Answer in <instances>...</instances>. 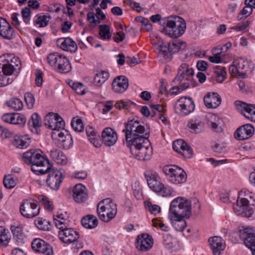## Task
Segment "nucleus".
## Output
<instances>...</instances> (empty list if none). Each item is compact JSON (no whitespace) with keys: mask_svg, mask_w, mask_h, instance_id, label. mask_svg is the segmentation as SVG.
<instances>
[{"mask_svg":"<svg viewBox=\"0 0 255 255\" xmlns=\"http://www.w3.org/2000/svg\"><path fill=\"white\" fill-rule=\"evenodd\" d=\"M39 200L47 210L51 211L53 209V202L47 197L44 195H40L38 198Z\"/></svg>","mask_w":255,"mask_h":255,"instance_id":"obj_51","label":"nucleus"},{"mask_svg":"<svg viewBox=\"0 0 255 255\" xmlns=\"http://www.w3.org/2000/svg\"><path fill=\"white\" fill-rule=\"evenodd\" d=\"M58 236L61 242L69 245L77 242L80 237V235L73 228L67 227L65 229L59 230Z\"/></svg>","mask_w":255,"mask_h":255,"instance_id":"obj_18","label":"nucleus"},{"mask_svg":"<svg viewBox=\"0 0 255 255\" xmlns=\"http://www.w3.org/2000/svg\"><path fill=\"white\" fill-rule=\"evenodd\" d=\"M233 210L238 215L252 214L255 210V193L247 189H243L238 193L237 204L234 205Z\"/></svg>","mask_w":255,"mask_h":255,"instance_id":"obj_4","label":"nucleus"},{"mask_svg":"<svg viewBox=\"0 0 255 255\" xmlns=\"http://www.w3.org/2000/svg\"><path fill=\"white\" fill-rule=\"evenodd\" d=\"M239 236L244 241L245 246L252 252L253 255H255V235L252 233L251 229L248 228L240 230Z\"/></svg>","mask_w":255,"mask_h":255,"instance_id":"obj_20","label":"nucleus"},{"mask_svg":"<svg viewBox=\"0 0 255 255\" xmlns=\"http://www.w3.org/2000/svg\"><path fill=\"white\" fill-rule=\"evenodd\" d=\"M42 162H37L36 163L31 165V169L32 171L36 175H43L47 173L50 169L52 165L47 157L41 160Z\"/></svg>","mask_w":255,"mask_h":255,"instance_id":"obj_26","label":"nucleus"},{"mask_svg":"<svg viewBox=\"0 0 255 255\" xmlns=\"http://www.w3.org/2000/svg\"><path fill=\"white\" fill-rule=\"evenodd\" d=\"M214 72L216 75L217 81L222 83L226 78V72L224 68L220 66H217L214 68Z\"/></svg>","mask_w":255,"mask_h":255,"instance_id":"obj_46","label":"nucleus"},{"mask_svg":"<svg viewBox=\"0 0 255 255\" xmlns=\"http://www.w3.org/2000/svg\"><path fill=\"white\" fill-rule=\"evenodd\" d=\"M97 212L100 220L109 222L117 214V205L111 198L104 199L98 203Z\"/></svg>","mask_w":255,"mask_h":255,"instance_id":"obj_6","label":"nucleus"},{"mask_svg":"<svg viewBox=\"0 0 255 255\" xmlns=\"http://www.w3.org/2000/svg\"><path fill=\"white\" fill-rule=\"evenodd\" d=\"M149 187L154 192H157L163 187L158 174L152 170H147L144 172Z\"/></svg>","mask_w":255,"mask_h":255,"instance_id":"obj_17","label":"nucleus"},{"mask_svg":"<svg viewBox=\"0 0 255 255\" xmlns=\"http://www.w3.org/2000/svg\"><path fill=\"white\" fill-rule=\"evenodd\" d=\"M43 73L40 70H37L35 72V82L38 87H40L43 84Z\"/></svg>","mask_w":255,"mask_h":255,"instance_id":"obj_61","label":"nucleus"},{"mask_svg":"<svg viewBox=\"0 0 255 255\" xmlns=\"http://www.w3.org/2000/svg\"><path fill=\"white\" fill-rule=\"evenodd\" d=\"M74 200L78 203L85 202L88 198V189L82 184H76L72 190Z\"/></svg>","mask_w":255,"mask_h":255,"instance_id":"obj_24","label":"nucleus"},{"mask_svg":"<svg viewBox=\"0 0 255 255\" xmlns=\"http://www.w3.org/2000/svg\"><path fill=\"white\" fill-rule=\"evenodd\" d=\"M191 209L190 202L184 197H177L171 202L168 218L176 231L182 232L186 227L183 218L190 217Z\"/></svg>","mask_w":255,"mask_h":255,"instance_id":"obj_2","label":"nucleus"},{"mask_svg":"<svg viewBox=\"0 0 255 255\" xmlns=\"http://www.w3.org/2000/svg\"><path fill=\"white\" fill-rule=\"evenodd\" d=\"M194 109L195 104L191 97H181L174 105L175 112L181 116L189 115L192 113Z\"/></svg>","mask_w":255,"mask_h":255,"instance_id":"obj_12","label":"nucleus"},{"mask_svg":"<svg viewBox=\"0 0 255 255\" xmlns=\"http://www.w3.org/2000/svg\"><path fill=\"white\" fill-rule=\"evenodd\" d=\"M28 125L32 132L39 134L38 129L42 126V120L37 113L32 114L28 122Z\"/></svg>","mask_w":255,"mask_h":255,"instance_id":"obj_34","label":"nucleus"},{"mask_svg":"<svg viewBox=\"0 0 255 255\" xmlns=\"http://www.w3.org/2000/svg\"><path fill=\"white\" fill-rule=\"evenodd\" d=\"M44 125L53 131H59L63 129L65 127V122L58 114L49 113L47 114L44 119Z\"/></svg>","mask_w":255,"mask_h":255,"instance_id":"obj_14","label":"nucleus"},{"mask_svg":"<svg viewBox=\"0 0 255 255\" xmlns=\"http://www.w3.org/2000/svg\"><path fill=\"white\" fill-rule=\"evenodd\" d=\"M48 173L49 174L46 179L47 185L51 189L57 190L65 177L63 170L52 169V167H50Z\"/></svg>","mask_w":255,"mask_h":255,"instance_id":"obj_13","label":"nucleus"},{"mask_svg":"<svg viewBox=\"0 0 255 255\" xmlns=\"http://www.w3.org/2000/svg\"><path fill=\"white\" fill-rule=\"evenodd\" d=\"M10 229L15 243L19 246L24 244L25 236L22 226L18 224L11 225Z\"/></svg>","mask_w":255,"mask_h":255,"instance_id":"obj_32","label":"nucleus"},{"mask_svg":"<svg viewBox=\"0 0 255 255\" xmlns=\"http://www.w3.org/2000/svg\"><path fill=\"white\" fill-rule=\"evenodd\" d=\"M125 37V34L122 31L117 32L114 34L113 39L114 41L117 43L122 41Z\"/></svg>","mask_w":255,"mask_h":255,"instance_id":"obj_64","label":"nucleus"},{"mask_svg":"<svg viewBox=\"0 0 255 255\" xmlns=\"http://www.w3.org/2000/svg\"><path fill=\"white\" fill-rule=\"evenodd\" d=\"M47 157L44 153L38 149H31L24 152L21 156L23 161L26 164L31 165L37 162H42L41 160Z\"/></svg>","mask_w":255,"mask_h":255,"instance_id":"obj_16","label":"nucleus"},{"mask_svg":"<svg viewBox=\"0 0 255 255\" xmlns=\"http://www.w3.org/2000/svg\"><path fill=\"white\" fill-rule=\"evenodd\" d=\"M133 105L134 103L129 100H120L116 102L115 106L117 109H119L120 110H128Z\"/></svg>","mask_w":255,"mask_h":255,"instance_id":"obj_49","label":"nucleus"},{"mask_svg":"<svg viewBox=\"0 0 255 255\" xmlns=\"http://www.w3.org/2000/svg\"><path fill=\"white\" fill-rule=\"evenodd\" d=\"M253 9L254 8L245 5V6L239 13L237 18L241 20L248 17L253 12Z\"/></svg>","mask_w":255,"mask_h":255,"instance_id":"obj_52","label":"nucleus"},{"mask_svg":"<svg viewBox=\"0 0 255 255\" xmlns=\"http://www.w3.org/2000/svg\"><path fill=\"white\" fill-rule=\"evenodd\" d=\"M24 99L28 108L32 109L35 103L34 96L30 93H26L24 95Z\"/></svg>","mask_w":255,"mask_h":255,"instance_id":"obj_55","label":"nucleus"},{"mask_svg":"<svg viewBox=\"0 0 255 255\" xmlns=\"http://www.w3.org/2000/svg\"><path fill=\"white\" fill-rule=\"evenodd\" d=\"M172 236L169 234H165L163 236V243L165 247L168 249H171L173 247Z\"/></svg>","mask_w":255,"mask_h":255,"instance_id":"obj_57","label":"nucleus"},{"mask_svg":"<svg viewBox=\"0 0 255 255\" xmlns=\"http://www.w3.org/2000/svg\"><path fill=\"white\" fill-rule=\"evenodd\" d=\"M102 136L104 144L109 147L115 145L118 140L117 132L111 128H105L102 132Z\"/></svg>","mask_w":255,"mask_h":255,"instance_id":"obj_27","label":"nucleus"},{"mask_svg":"<svg viewBox=\"0 0 255 255\" xmlns=\"http://www.w3.org/2000/svg\"><path fill=\"white\" fill-rule=\"evenodd\" d=\"M50 19V17L46 15L37 14L33 19V24L40 28L46 27Z\"/></svg>","mask_w":255,"mask_h":255,"instance_id":"obj_41","label":"nucleus"},{"mask_svg":"<svg viewBox=\"0 0 255 255\" xmlns=\"http://www.w3.org/2000/svg\"><path fill=\"white\" fill-rule=\"evenodd\" d=\"M3 184L6 188L11 189L16 185V181L12 175H6L3 179Z\"/></svg>","mask_w":255,"mask_h":255,"instance_id":"obj_50","label":"nucleus"},{"mask_svg":"<svg viewBox=\"0 0 255 255\" xmlns=\"http://www.w3.org/2000/svg\"><path fill=\"white\" fill-rule=\"evenodd\" d=\"M186 82H184L183 84L180 85V90L183 91L184 90L192 86V87H194L196 86V82L195 81L193 80V78H192V80H186Z\"/></svg>","mask_w":255,"mask_h":255,"instance_id":"obj_63","label":"nucleus"},{"mask_svg":"<svg viewBox=\"0 0 255 255\" xmlns=\"http://www.w3.org/2000/svg\"><path fill=\"white\" fill-rule=\"evenodd\" d=\"M109 73L106 71L98 72L95 76L94 84L97 86H101L109 78Z\"/></svg>","mask_w":255,"mask_h":255,"instance_id":"obj_42","label":"nucleus"},{"mask_svg":"<svg viewBox=\"0 0 255 255\" xmlns=\"http://www.w3.org/2000/svg\"><path fill=\"white\" fill-rule=\"evenodd\" d=\"M128 87V78L124 76H119L116 77L112 82V89L117 93L125 92Z\"/></svg>","mask_w":255,"mask_h":255,"instance_id":"obj_28","label":"nucleus"},{"mask_svg":"<svg viewBox=\"0 0 255 255\" xmlns=\"http://www.w3.org/2000/svg\"><path fill=\"white\" fill-rule=\"evenodd\" d=\"M161 23L163 24V26L162 32L173 38L182 36L186 28L185 20L178 16L165 17L161 21Z\"/></svg>","mask_w":255,"mask_h":255,"instance_id":"obj_5","label":"nucleus"},{"mask_svg":"<svg viewBox=\"0 0 255 255\" xmlns=\"http://www.w3.org/2000/svg\"><path fill=\"white\" fill-rule=\"evenodd\" d=\"M71 87L79 95H83L86 93L85 87L81 83H73Z\"/></svg>","mask_w":255,"mask_h":255,"instance_id":"obj_56","label":"nucleus"},{"mask_svg":"<svg viewBox=\"0 0 255 255\" xmlns=\"http://www.w3.org/2000/svg\"><path fill=\"white\" fill-rule=\"evenodd\" d=\"M7 106L14 111H19L23 107V102L18 98H12L7 102Z\"/></svg>","mask_w":255,"mask_h":255,"instance_id":"obj_45","label":"nucleus"},{"mask_svg":"<svg viewBox=\"0 0 255 255\" xmlns=\"http://www.w3.org/2000/svg\"><path fill=\"white\" fill-rule=\"evenodd\" d=\"M87 175L86 171H76L73 173L72 177L76 179L84 180L87 178Z\"/></svg>","mask_w":255,"mask_h":255,"instance_id":"obj_62","label":"nucleus"},{"mask_svg":"<svg viewBox=\"0 0 255 255\" xmlns=\"http://www.w3.org/2000/svg\"><path fill=\"white\" fill-rule=\"evenodd\" d=\"M11 237L8 230L0 226V246L6 247L9 243Z\"/></svg>","mask_w":255,"mask_h":255,"instance_id":"obj_40","label":"nucleus"},{"mask_svg":"<svg viewBox=\"0 0 255 255\" xmlns=\"http://www.w3.org/2000/svg\"><path fill=\"white\" fill-rule=\"evenodd\" d=\"M110 27L106 24H102L100 25L99 35L103 40L110 39L111 37L110 34Z\"/></svg>","mask_w":255,"mask_h":255,"instance_id":"obj_47","label":"nucleus"},{"mask_svg":"<svg viewBox=\"0 0 255 255\" xmlns=\"http://www.w3.org/2000/svg\"><path fill=\"white\" fill-rule=\"evenodd\" d=\"M221 99L217 93H209L204 98L205 106L208 108H216L221 104Z\"/></svg>","mask_w":255,"mask_h":255,"instance_id":"obj_33","label":"nucleus"},{"mask_svg":"<svg viewBox=\"0 0 255 255\" xmlns=\"http://www.w3.org/2000/svg\"><path fill=\"white\" fill-rule=\"evenodd\" d=\"M193 75V69L186 63H182L178 69L177 76L172 80V83L177 85L180 84L184 79L191 81Z\"/></svg>","mask_w":255,"mask_h":255,"instance_id":"obj_19","label":"nucleus"},{"mask_svg":"<svg viewBox=\"0 0 255 255\" xmlns=\"http://www.w3.org/2000/svg\"><path fill=\"white\" fill-rule=\"evenodd\" d=\"M152 223L153 226L155 227H159L162 231L167 232L169 230V227L166 226L160 220L157 219L152 220Z\"/></svg>","mask_w":255,"mask_h":255,"instance_id":"obj_59","label":"nucleus"},{"mask_svg":"<svg viewBox=\"0 0 255 255\" xmlns=\"http://www.w3.org/2000/svg\"><path fill=\"white\" fill-rule=\"evenodd\" d=\"M40 210L37 201L31 199L23 200L19 207L21 215L27 219L38 216L40 213Z\"/></svg>","mask_w":255,"mask_h":255,"instance_id":"obj_11","label":"nucleus"},{"mask_svg":"<svg viewBox=\"0 0 255 255\" xmlns=\"http://www.w3.org/2000/svg\"><path fill=\"white\" fill-rule=\"evenodd\" d=\"M186 47V43L180 40H175L169 43L168 46L161 44L159 46L158 56L163 57L166 61H169L172 58V55L177 52L181 49Z\"/></svg>","mask_w":255,"mask_h":255,"instance_id":"obj_10","label":"nucleus"},{"mask_svg":"<svg viewBox=\"0 0 255 255\" xmlns=\"http://www.w3.org/2000/svg\"><path fill=\"white\" fill-rule=\"evenodd\" d=\"M0 35L6 39H11L14 37L13 28L5 19L2 17H0Z\"/></svg>","mask_w":255,"mask_h":255,"instance_id":"obj_30","label":"nucleus"},{"mask_svg":"<svg viewBox=\"0 0 255 255\" xmlns=\"http://www.w3.org/2000/svg\"><path fill=\"white\" fill-rule=\"evenodd\" d=\"M50 156L57 164L64 165L67 163L66 156L59 150L53 148L50 151Z\"/></svg>","mask_w":255,"mask_h":255,"instance_id":"obj_37","label":"nucleus"},{"mask_svg":"<svg viewBox=\"0 0 255 255\" xmlns=\"http://www.w3.org/2000/svg\"><path fill=\"white\" fill-rule=\"evenodd\" d=\"M163 171L168 181L172 184H181L187 180V174L185 171L176 165H166L163 167Z\"/></svg>","mask_w":255,"mask_h":255,"instance_id":"obj_9","label":"nucleus"},{"mask_svg":"<svg viewBox=\"0 0 255 255\" xmlns=\"http://www.w3.org/2000/svg\"><path fill=\"white\" fill-rule=\"evenodd\" d=\"M30 142V138L28 135H15L12 142L13 145L20 149L27 148Z\"/></svg>","mask_w":255,"mask_h":255,"instance_id":"obj_38","label":"nucleus"},{"mask_svg":"<svg viewBox=\"0 0 255 255\" xmlns=\"http://www.w3.org/2000/svg\"><path fill=\"white\" fill-rule=\"evenodd\" d=\"M172 147L174 151L181 154L185 158H190L193 154L192 148L182 139L174 141L172 144Z\"/></svg>","mask_w":255,"mask_h":255,"instance_id":"obj_22","label":"nucleus"},{"mask_svg":"<svg viewBox=\"0 0 255 255\" xmlns=\"http://www.w3.org/2000/svg\"><path fill=\"white\" fill-rule=\"evenodd\" d=\"M19 14L17 12H14L11 14V19L12 24L19 30L20 31V22L18 19Z\"/></svg>","mask_w":255,"mask_h":255,"instance_id":"obj_60","label":"nucleus"},{"mask_svg":"<svg viewBox=\"0 0 255 255\" xmlns=\"http://www.w3.org/2000/svg\"><path fill=\"white\" fill-rule=\"evenodd\" d=\"M153 245L152 237L147 234H142L137 236L136 241V248L141 251L146 252L151 249Z\"/></svg>","mask_w":255,"mask_h":255,"instance_id":"obj_23","label":"nucleus"},{"mask_svg":"<svg viewBox=\"0 0 255 255\" xmlns=\"http://www.w3.org/2000/svg\"><path fill=\"white\" fill-rule=\"evenodd\" d=\"M250 24V21L249 20L244 21L241 23H238L237 25H235L232 27V29H234L237 31H243L246 30L249 25Z\"/></svg>","mask_w":255,"mask_h":255,"instance_id":"obj_58","label":"nucleus"},{"mask_svg":"<svg viewBox=\"0 0 255 255\" xmlns=\"http://www.w3.org/2000/svg\"><path fill=\"white\" fill-rule=\"evenodd\" d=\"M21 61L13 54H3L0 56V87L6 86L12 82L7 76L12 75L19 69Z\"/></svg>","mask_w":255,"mask_h":255,"instance_id":"obj_3","label":"nucleus"},{"mask_svg":"<svg viewBox=\"0 0 255 255\" xmlns=\"http://www.w3.org/2000/svg\"><path fill=\"white\" fill-rule=\"evenodd\" d=\"M56 44L62 50L70 52H75L77 49L76 42L69 37L57 39Z\"/></svg>","mask_w":255,"mask_h":255,"instance_id":"obj_29","label":"nucleus"},{"mask_svg":"<svg viewBox=\"0 0 255 255\" xmlns=\"http://www.w3.org/2000/svg\"><path fill=\"white\" fill-rule=\"evenodd\" d=\"M53 222L59 230L65 229L67 227L70 226L67 216L62 213H57L53 217Z\"/></svg>","mask_w":255,"mask_h":255,"instance_id":"obj_36","label":"nucleus"},{"mask_svg":"<svg viewBox=\"0 0 255 255\" xmlns=\"http://www.w3.org/2000/svg\"><path fill=\"white\" fill-rule=\"evenodd\" d=\"M31 247L35 252L44 255H53V254L52 246L39 238L33 240L31 243Z\"/></svg>","mask_w":255,"mask_h":255,"instance_id":"obj_21","label":"nucleus"},{"mask_svg":"<svg viewBox=\"0 0 255 255\" xmlns=\"http://www.w3.org/2000/svg\"><path fill=\"white\" fill-rule=\"evenodd\" d=\"M52 137L57 138L58 145L65 149H69L73 143L72 136L66 130L53 131L52 132Z\"/></svg>","mask_w":255,"mask_h":255,"instance_id":"obj_15","label":"nucleus"},{"mask_svg":"<svg viewBox=\"0 0 255 255\" xmlns=\"http://www.w3.org/2000/svg\"><path fill=\"white\" fill-rule=\"evenodd\" d=\"M254 68V65L252 61L246 58H239L233 62L229 70L231 74L244 78L252 72Z\"/></svg>","mask_w":255,"mask_h":255,"instance_id":"obj_8","label":"nucleus"},{"mask_svg":"<svg viewBox=\"0 0 255 255\" xmlns=\"http://www.w3.org/2000/svg\"><path fill=\"white\" fill-rule=\"evenodd\" d=\"M254 130V128L252 125H244L236 130L235 132V137L238 140L247 139L252 136Z\"/></svg>","mask_w":255,"mask_h":255,"instance_id":"obj_25","label":"nucleus"},{"mask_svg":"<svg viewBox=\"0 0 255 255\" xmlns=\"http://www.w3.org/2000/svg\"><path fill=\"white\" fill-rule=\"evenodd\" d=\"M71 124L73 129L76 131L81 132L84 129L82 121L78 117L73 118Z\"/></svg>","mask_w":255,"mask_h":255,"instance_id":"obj_48","label":"nucleus"},{"mask_svg":"<svg viewBox=\"0 0 255 255\" xmlns=\"http://www.w3.org/2000/svg\"><path fill=\"white\" fill-rule=\"evenodd\" d=\"M81 224L86 229H93L97 226L98 220L96 217L89 215L82 218Z\"/></svg>","mask_w":255,"mask_h":255,"instance_id":"obj_39","label":"nucleus"},{"mask_svg":"<svg viewBox=\"0 0 255 255\" xmlns=\"http://www.w3.org/2000/svg\"><path fill=\"white\" fill-rule=\"evenodd\" d=\"M23 22L25 24H29L30 21L31 11L29 7L22 8L21 11Z\"/></svg>","mask_w":255,"mask_h":255,"instance_id":"obj_54","label":"nucleus"},{"mask_svg":"<svg viewBox=\"0 0 255 255\" xmlns=\"http://www.w3.org/2000/svg\"><path fill=\"white\" fill-rule=\"evenodd\" d=\"M235 105L237 111L245 116L252 115L254 112V109L255 105L248 104L240 101H237L235 102Z\"/></svg>","mask_w":255,"mask_h":255,"instance_id":"obj_35","label":"nucleus"},{"mask_svg":"<svg viewBox=\"0 0 255 255\" xmlns=\"http://www.w3.org/2000/svg\"><path fill=\"white\" fill-rule=\"evenodd\" d=\"M203 124L198 119H192L188 122V127L192 133H199L202 129Z\"/></svg>","mask_w":255,"mask_h":255,"instance_id":"obj_43","label":"nucleus"},{"mask_svg":"<svg viewBox=\"0 0 255 255\" xmlns=\"http://www.w3.org/2000/svg\"><path fill=\"white\" fill-rule=\"evenodd\" d=\"M209 242L214 255H220L225 249V243L220 237L215 236L209 238Z\"/></svg>","mask_w":255,"mask_h":255,"instance_id":"obj_31","label":"nucleus"},{"mask_svg":"<svg viewBox=\"0 0 255 255\" xmlns=\"http://www.w3.org/2000/svg\"><path fill=\"white\" fill-rule=\"evenodd\" d=\"M145 207L152 214L156 215L160 212V207L157 205H153L148 201L145 202Z\"/></svg>","mask_w":255,"mask_h":255,"instance_id":"obj_53","label":"nucleus"},{"mask_svg":"<svg viewBox=\"0 0 255 255\" xmlns=\"http://www.w3.org/2000/svg\"><path fill=\"white\" fill-rule=\"evenodd\" d=\"M47 61L49 65L60 73H67L72 69V66L68 59L58 53L49 54L47 56Z\"/></svg>","mask_w":255,"mask_h":255,"instance_id":"obj_7","label":"nucleus"},{"mask_svg":"<svg viewBox=\"0 0 255 255\" xmlns=\"http://www.w3.org/2000/svg\"><path fill=\"white\" fill-rule=\"evenodd\" d=\"M140 122L134 120L125 124L123 132L125 133L126 144L130 148L131 154L139 160H148L152 154L148 139L149 133Z\"/></svg>","mask_w":255,"mask_h":255,"instance_id":"obj_1","label":"nucleus"},{"mask_svg":"<svg viewBox=\"0 0 255 255\" xmlns=\"http://www.w3.org/2000/svg\"><path fill=\"white\" fill-rule=\"evenodd\" d=\"M35 225L38 229L43 231H48L51 228V224L47 220L42 218H38L35 220Z\"/></svg>","mask_w":255,"mask_h":255,"instance_id":"obj_44","label":"nucleus"}]
</instances>
